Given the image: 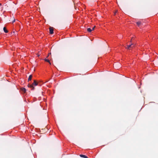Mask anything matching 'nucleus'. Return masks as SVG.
Segmentation results:
<instances>
[{
	"mask_svg": "<svg viewBox=\"0 0 158 158\" xmlns=\"http://www.w3.org/2000/svg\"><path fill=\"white\" fill-rule=\"evenodd\" d=\"M95 27H94L92 28V30H94V29Z\"/></svg>",
	"mask_w": 158,
	"mask_h": 158,
	"instance_id": "nucleus-12",
	"label": "nucleus"
},
{
	"mask_svg": "<svg viewBox=\"0 0 158 158\" xmlns=\"http://www.w3.org/2000/svg\"><path fill=\"white\" fill-rule=\"evenodd\" d=\"M80 156L81 157L84 158H88V157L87 156L81 154L80 155Z\"/></svg>",
	"mask_w": 158,
	"mask_h": 158,
	"instance_id": "nucleus-5",
	"label": "nucleus"
},
{
	"mask_svg": "<svg viewBox=\"0 0 158 158\" xmlns=\"http://www.w3.org/2000/svg\"><path fill=\"white\" fill-rule=\"evenodd\" d=\"M134 46V45L133 44H131L127 45V48L129 50H131Z\"/></svg>",
	"mask_w": 158,
	"mask_h": 158,
	"instance_id": "nucleus-2",
	"label": "nucleus"
},
{
	"mask_svg": "<svg viewBox=\"0 0 158 158\" xmlns=\"http://www.w3.org/2000/svg\"><path fill=\"white\" fill-rule=\"evenodd\" d=\"M15 19L13 21L12 23H13L15 22Z\"/></svg>",
	"mask_w": 158,
	"mask_h": 158,
	"instance_id": "nucleus-13",
	"label": "nucleus"
},
{
	"mask_svg": "<svg viewBox=\"0 0 158 158\" xmlns=\"http://www.w3.org/2000/svg\"><path fill=\"white\" fill-rule=\"evenodd\" d=\"M38 84V82L35 80H34V82L32 83V84H29L28 85V86L31 88V90H34L35 88L33 86H36Z\"/></svg>",
	"mask_w": 158,
	"mask_h": 158,
	"instance_id": "nucleus-1",
	"label": "nucleus"
},
{
	"mask_svg": "<svg viewBox=\"0 0 158 158\" xmlns=\"http://www.w3.org/2000/svg\"><path fill=\"white\" fill-rule=\"evenodd\" d=\"M87 31H88L90 32L92 31V30L90 28H87Z\"/></svg>",
	"mask_w": 158,
	"mask_h": 158,
	"instance_id": "nucleus-9",
	"label": "nucleus"
},
{
	"mask_svg": "<svg viewBox=\"0 0 158 158\" xmlns=\"http://www.w3.org/2000/svg\"><path fill=\"white\" fill-rule=\"evenodd\" d=\"M32 75H30L29 76V77L28 78V81H31V80L32 79Z\"/></svg>",
	"mask_w": 158,
	"mask_h": 158,
	"instance_id": "nucleus-4",
	"label": "nucleus"
},
{
	"mask_svg": "<svg viewBox=\"0 0 158 158\" xmlns=\"http://www.w3.org/2000/svg\"><path fill=\"white\" fill-rule=\"evenodd\" d=\"M49 31V33L51 34H52L54 33L53 29L52 28H50Z\"/></svg>",
	"mask_w": 158,
	"mask_h": 158,
	"instance_id": "nucleus-3",
	"label": "nucleus"
},
{
	"mask_svg": "<svg viewBox=\"0 0 158 158\" xmlns=\"http://www.w3.org/2000/svg\"><path fill=\"white\" fill-rule=\"evenodd\" d=\"M17 32L13 31L12 32V34L14 35H16L17 34Z\"/></svg>",
	"mask_w": 158,
	"mask_h": 158,
	"instance_id": "nucleus-11",
	"label": "nucleus"
},
{
	"mask_svg": "<svg viewBox=\"0 0 158 158\" xmlns=\"http://www.w3.org/2000/svg\"><path fill=\"white\" fill-rule=\"evenodd\" d=\"M22 90L24 93H25L26 92V89L24 88H23Z\"/></svg>",
	"mask_w": 158,
	"mask_h": 158,
	"instance_id": "nucleus-8",
	"label": "nucleus"
},
{
	"mask_svg": "<svg viewBox=\"0 0 158 158\" xmlns=\"http://www.w3.org/2000/svg\"><path fill=\"white\" fill-rule=\"evenodd\" d=\"M2 6V4L1 3H0V6Z\"/></svg>",
	"mask_w": 158,
	"mask_h": 158,
	"instance_id": "nucleus-14",
	"label": "nucleus"
},
{
	"mask_svg": "<svg viewBox=\"0 0 158 158\" xmlns=\"http://www.w3.org/2000/svg\"><path fill=\"white\" fill-rule=\"evenodd\" d=\"M44 60L45 61L49 63L50 64H51L50 61L48 59L46 58Z\"/></svg>",
	"mask_w": 158,
	"mask_h": 158,
	"instance_id": "nucleus-10",
	"label": "nucleus"
},
{
	"mask_svg": "<svg viewBox=\"0 0 158 158\" xmlns=\"http://www.w3.org/2000/svg\"><path fill=\"white\" fill-rule=\"evenodd\" d=\"M3 31L5 33H7L8 32V30L6 29L5 27L3 28Z\"/></svg>",
	"mask_w": 158,
	"mask_h": 158,
	"instance_id": "nucleus-7",
	"label": "nucleus"
},
{
	"mask_svg": "<svg viewBox=\"0 0 158 158\" xmlns=\"http://www.w3.org/2000/svg\"><path fill=\"white\" fill-rule=\"evenodd\" d=\"M136 23L138 27H140L142 24L141 22H138Z\"/></svg>",
	"mask_w": 158,
	"mask_h": 158,
	"instance_id": "nucleus-6",
	"label": "nucleus"
}]
</instances>
